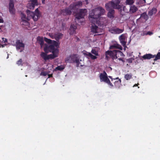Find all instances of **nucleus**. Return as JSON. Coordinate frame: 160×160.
Listing matches in <instances>:
<instances>
[{
    "label": "nucleus",
    "instance_id": "f257e3e1",
    "mask_svg": "<svg viewBox=\"0 0 160 160\" xmlns=\"http://www.w3.org/2000/svg\"><path fill=\"white\" fill-rule=\"evenodd\" d=\"M41 48L43 47L45 53L42 52L41 57L45 60L49 59H54L58 57V50L57 48L59 47L58 42L56 41H38Z\"/></svg>",
    "mask_w": 160,
    "mask_h": 160
},
{
    "label": "nucleus",
    "instance_id": "f03ea898",
    "mask_svg": "<svg viewBox=\"0 0 160 160\" xmlns=\"http://www.w3.org/2000/svg\"><path fill=\"white\" fill-rule=\"evenodd\" d=\"M120 2V1L119 0L115 1V2H110L106 4L105 7L108 10L113 9V8L118 9L119 11L120 12L121 14L122 15V16H123L124 14L122 13V11H125L126 8L124 6L122 5H119Z\"/></svg>",
    "mask_w": 160,
    "mask_h": 160
},
{
    "label": "nucleus",
    "instance_id": "7ed1b4c3",
    "mask_svg": "<svg viewBox=\"0 0 160 160\" xmlns=\"http://www.w3.org/2000/svg\"><path fill=\"white\" fill-rule=\"evenodd\" d=\"M82 5V2L79 1L71 4L69 8H67L61 11V14L63 15H70L72 12H75Z\"/></svg>",
    "mask_w": 160,
    "mask_h": 160
},
{
    "label": "nucleus",
    "instance_id": "20e7f679",
    "mask_svg": "<svg viewBox=\"0 0 160 160\" xmlns=\"http://www.w3.org/2000/svg\"><path fill=\"white\" fill-rule=\"evenodd\" d=\"M26 12L28 15L27 17H26L24 14H22V21L29 20L32 18L34 21H36L40 15L38 8H37L35 10V12H31L28 10L26 11Z\"/></svg>",
    "mask_w": 160,
    "mask_h": 160
},
{
    "label": "nucleus",
    "instance_id": "39448f33",
    "mask_svg": "<svg viewBox=\"0 0 160 160\" xmlns=\"http://www.w3.org/2000/svg\"><path fill=\"white\" fill-rule=\"evenodd\" d=\"M115 48V49L111 51H108L106 52V58H108V55H109L110 56L112 57V58L113 59H116L115 58L116 54V49H119L120 50L122 49V46L118 44H115L113 45H111L110 47V48L112 49V48Z\"/></svg>",
    "mask_w": 160,
    "mask_h": 160
},
{
    "label": "nucleus",
    "instance_id": "423d86ee",
    "mask_svg": "<svg viewBox=\"0 0 160 160\" xmlns=\"http://www.w3.org/2000/svg\"><path fill=\"white\" fill-rule=\"evenodd\" d=\"M99 78L101 82H105L112 87L113 86V85L111 83L110 80L108 78L107 74L105 71H103L102 73L100 74Z\"/></svg>",
    "mask_w": 160,
    "mask_h": 160
},
{
    "label": "nucleus",
    "instance_id": "0eeeda50",
    "mask_svg": "<svg viewBox=\"0 0 160 160\" xmlns=\"http://www.w3.org/2000/svg\"><path fill=\"white\" fill-rule=\"evenodd\" d=\"M87 11L86 9H80L76 14V22H79V20L82 18L86 15Z\"/></svg>",
    "mask_w": 160,
    "mask_h": 160
},
{
    "label": "nucleus",
    "instance_id": "6e6552de",
    "mask_svg": "<svg viewBox=\"0 0 160 160\" xmlns=\"http://www.w3.org/2000/svg\"><path fill=\"white\" fill-rule=\"evenodd\" d=\"M96 13L94 9L92 10L89 12V18L90 21L92 23L94 24L96 23L99 18V16H98Z\"/></svg>",
    "mask_w": 160,
    "mask_h": 160
},
{
    "label": "nucleus",
    "instance_id": "1a4fd4ad",
    "mask_svg": "<svg viewBox=\"0 0 160 160\" xmlns=\"http://www.w3.org/2000/svg\"><path fill=\"white\" fill-rule=\"evenodd\" d=\"M96 13L94 9L92 10L89 12V18L90 21L92 23L94 24L96 23L99 18V16H98Z\"/></svg>",
    "mask_w": 160,
    "mask_h": 160
},
{
    "label": "nucleus",
    "instance_id": "9d476101",
    "mask_svg": "<svg viewBox=\"0 0 160 160\" xmlns=\"http://www.w3.org/2000/svg\"><path fill=\"white\" fill-rule=\"evenodd\" d=\"M108 22L107 19L104 17L100 18L98 21V20L96 22L97 25H98L99 27L103 29V27L105 26Z\"/></svg>",
    "mask_w": 160,
    "mask_h": 160
},
{
    "label": "nucleus",
    "instance_id": "9b49d317",
    "mask_svg": "<svg viewBox=\"0 0 160 160\" xmlns=\"http://www.w3.org/2000/svg\"><path fill=\"white\" fill-rule=\"evenodd\" d=\"M96 23L94 24L93 23V25L92 26L91 29V31L93 33H98L102 32V28L101 27H98L96 25Z\"/></svg>",
    "mask_w": 160,
    "mask_h": 160
},
{
    "label": "nucleus",
    "instance_id": "f8f14e48",
    "mask_svg": "<svg viewBox=\"0 0 160 160\" xmlns=\"http://www.w3.org/2000/svg\"><path fill=\"white\" fill-rule=\"evenodd\" d=\"M37 0H30V2L27 5V7L30 9H33L35 5H38Z\"/></svg>",
    "mask_w": 160,
    "mask_h": 160
},
{
    "label": "nucleus",
    "instance_id": "ddd939ff",
    "mask_svg": "<svg viewBox=\"0 0 160 160\" xmlns=\"http://www.w3.org/2000/svg\"><path fill=\"white\" fill-rule=\"evenodd\" d=\"M49 36L52 39H55L56 40H58L62 38L63 35L60 33H57L54 35L52 34H50Z\"/></svg>",
    "mask_w": 160,
    "mask_h": 160
},
{
    "label": "nucleus",
    "instance_id": "4468645a",
    "mask_svg": "<svg viewBox=\"0 0 160 160\" xmlns=\"http://www.w3.org/2000/svg\"><path fill=\"white\" fill-rule=\"evenodd\" d=\"M94 10L96 12V14H97L98 16H99V18L101 15L103 14L105 12V10L101 7L96 8L94 9Z\"/></svg>",
    "mask_w": 160,
    "mask_h": 160
},
{
    "label": "nucleus",
    "instance_id": "2eb2a0df",
    "mask_svg": "<svg viewBox=\"0 0 160 160\" xmlns=\"http://www.w3.org/2000/svg\"><path fill=\"white\" fill-rule=\"evenodd\" d=\"M14 2L13 0H10L9 3V11L11 14H14L15 12L14 7Z\"/></svg>",
    "mask_w": 160,
    "mask_h": 160
},
{
    "label": "nucleus",
    "instance_id": "dca6fc26",
    "mask_svg": "<svg viewBox=\"0 0 160 160\" xmlns=\"http://www.w3.org/2000/svg\"><path fill=\"white\" fill-rule=\"evenodd\" d=\"M78 58L76 55H73L67 57L66 59V62L69 63H74V61Z\"/></svg>",
    "mask_w": 160,
    "mask_h": 160
},
{
    "label": "nucleus",
    "instance_id": "f3484780",
    "mask_svg": "<svg viewBox=\"0 0 160 160\" xmlns=\"http://www.w3.org/2000/svg\"><path fill=\"white\" fill-rule=\"evenodd\" d=\"M124 31L123 29H120L118 28H114L110 30V32L114 34H120Z\"/></svg>",
    "mask_w": 160,
    "mask_h": 160
},
{
    "label": "nucleus",
    "instance_id": "a211bd4d",
    "mask_svg": "<svg viewBox=\"0 0 160 160\" xmlns=\"http://www.w3.org/2000/svg\"><path fill=\"white\" fill-rule=\"evenodd\" d=\"M15 46L16 48L17 49H21L22 48L23 49L24 48V44L22 42H21L20 41H16V42Z\"/></svg>",
    "mask_w": 160,
    "mask_h": 160
},
{
    "label": "nucleus",
    "instance_id": "6ab92c4d",
    "mask_svg": "<svg viewBox=\"0 0 160 160\" xmlns=\"http://www.w3.org/2000/svg\"><path fill=\"white\" fill-rule=\"evenodd\" d=\"M148 18V17L147 15V13L144 12L142 13L141 14L140 18H138L137 20H139L140 19H143L145 21H147Z\"/></svg>",
    "mask_w": 160,
    "mask_h": 160
},
{
    "label": "nucleus",
    "instance_id": "aec40b11",
    "mask_svg": "<svg viewBox=\"0 0 160 160\" xmlns=\"http://www.w3.org/2000/svg\"><path fill=\"white\" fill-rule=\"evenodd\" d=\"M155 55H153L150 53L146 54L142 56V58L145 60L150 59L155 57Z\"/></svg>",
    "mask_w": 160,
    "mask_h": 160
},
{
    "label": "nucleus",
    "instance_id": "412c9836",
    "mask_svg": "<svg viewBox=\"0 0 160 160\" xmlns=\"http://www.w3.org/2000/svg\"><path fill=\"white\" fill-rule=\"evenodd\" d=\"M76 28L77 27L75 25L73 24H71L70 28V34H72L75 33Z\"/></svg>",
    "mask_w": 160,
    "mask_h": 160
},
{
    "label": "nucleus",
    "instance_id": "4be33fe9",
    "mask_svg": "<svg viewBox=\"0 0 160 160\" xmlns=\"http://www.w3.org/2000/svg\"><path fill=\"white\" fill-rule=\"evenodd\" d=\"M109 12L108 13V17L111 18L114 17V14L115 13L114 10L113 9H111L110 10H108Z\"/></svg>",
    "mask_w": 160,
    "mask_h": 160
},
{
    "label": "nucleus",
    "instance_id": "5701e85b",
    "mask_svg": "<svg viewBox=\"0 0 160 160\" xmlns=\"http://www.w3.org/2000/svg\"><path fill=\"white\" fill-rule=\"evenodd\" d=\"M138 10V8L134 5L131 6L130 7L129 11L130 13H134Z\"/></svg>",
    "mask_w": 160,
    "mask_h": 160
},
{
    "label": "nucleus",
    "instance_id": "b1692460",
    "mask_svg": "<svg viewBox=\"0 0 160 160\" xmlns=\"http://www.w3.org/2000/svg\"><path fill=\"white\" fill-rule=\"evenodd\" d=\"M124 54L123 53L119 50H116V54L115 58L116 59L118 58L119 57L123 56Z\"/></svg>",
    "mask_w": 160,
    "mask_h": 160
},
{
    "label": "nucleus",
    "instance_id": "393cba45",
    "mask_svg": "<svg viewBox=\"0 0 160 160\" xmlns=\"http://www.w3.org/2000/svg\"><path fill=\"white\" fill-rule=\"evenodd\" d=\"M114 80L118 79V80L114 82V85L116 87L119 86L121 83V80L118 78H113Z\"/></svg>",
    "mask_w": 160,
    "mask_h": 160
},
{
    "label": "nucleus",
    "instance_id": "a878e982",
    "mask_svg": "<svg viewBox=\"0 0 160 160\" xmlns=\"http://www.w3.org/2000/svg\"><path fill=\"white\" fill-rule=\"evenodd\" d=\"M157 11L156 8H153L152 9L150 10L148 13V15L149 16H152L153 14H155L156 13Z\"/></svg>",
    "mask_w": 160,
    "mask_h": 160
},
{
    "label": "nucleus",
    "instance_id": "bb28decb",
    "mask_svg": "<svg viewBox=\"0 0 160 160\" xmlns=\"http://www.w3.org/2000/svg\"><path fill=\"white\" fill-rule=\"evenodd\" d=\"M132 74L130 73L125 74L124 77L126 80H128L132 78Z\"/></svg>",
    "mask_w": 160,
    "mask_h": 160
},
{
    "label": "nucleus",
    "instance_id": "cd10ccee",
    "mask_svg": "<svg viewBox=\"0 0 160 160\" xmlns=\"http://www.w3.org/2000/svg\"><path fill=\"white\" fill-rule=\"evenodd\" d=\"M127 35L126 34H123L120 35L119 38V40H125L127 39Z\"/></svg>",
    "mask_w": 160,
    "mask_h": 160
},
{
    "label": "nucleus",
    "instance_id": "c85d7f7f",
    "mask_svg": "<svg viewBox=\"0 0 160 160\" xmlns=\"http://www.w3.org/2000/svg\"><path fill=\"white\" fill-rule=\"evenodd\" d=\"M86 55L90 58L92 59H95L97 58V57L96 56L93 55L90 53H88L86 54Z\"/></svg>",
    "mask_w": 160,
    "mask_h": 160
},
{
    "label": "nucleus",
    "instance_id": "c756f323",
    "mask_svg": "<svg viewBox=\"0 0 160 160\" xmlns=\"http://www.w3.org/2000/svg\"><path fill=\"white\" fill-rule=\"evenodd\" d=\"M134 2L133 0H126V4L129 5L133 4Z\"/></svg>",
    "mask_w": 160,
    "mask_h": 160
},
{
    "label": "nucleus",
    "instance_id": "7c9ffc66",
    "mask_svg": "<svg viewBox=\"0 0 160 160\" xmlns=\"http://www.w3.org/2000/svg\"><path fill=\"white\" fill-rule=\"evenodd\" d=\"M155 58L154 59V61H156L157 60L160 59V52H158L157 55L155 56Z\"/></svg>",
    "mask_w": 160,
    "mask_h": 160
},
{
    "label": "nucleus",
    "instance_id": "2f4dec72",
    "mask_svg": "<svg viewBox=\"0 0 160 160\" xmlns=\"http://www.w3.org/2000/svg\"><path fill=\"white\" fill-rule=\"evenodd\" d=\"M29 20H26L22 21L21 22V24H22L25 25H28L29 24V23L28 22V21Z\"/></svg>",
    "mask_w": 160,
    "mask_h": 160
},
{
    "label": "nucleus",
    "instance_id": "473e14b6",
    "mask_svg": "<svg viewBox=\"0 0 160 160\" xmlns=\"http://www.w3.org/2000/svg\"><path fill=\"white\" fill-rule=\"evenodd\" d=\"M64 67L62 66H58L55 69L57 70L62 71L64 69Z\"/></svg>",
    "mask_w": 160,
    "mask_h": 160
},
{
    "label": "nucleus",
    "instance_id": "72a5a7b5",
    "mask_svg": "<svg viewBox=\"0 0 160 160\" xmlns=\"http://www.w3.org/2000/svg\"><path fill=\"white\" fill-rule=\"evenodd\" d=\"M37 40H51L49 39H48L46 38H44V39H43V37L41 36H38L37 38Z\"/></svg>",
    "mask_w": 160,
    "mask_h": 160
},
{
    "label": "nucleus",
    "instance_id": "f704fd0d",
    "mask_svg": "<svg viewBox=\"0 0 160 160\" xmlns=\"http://www.w3.org/2000/svg\"><path fill=\"white\" fill-rule=\"evenodd\" d=\"M92 53L96 56H98V52L95 49H92L91 51Z\"/></svg>",
    "mask_w": 160,
    "mask_h": 160
},
{
    "label": "nucleus",
    "instance_id": "c9c22d12",
    "mask_svg": "<svg viewBox=\"0 0 160 160\" xmlns=\"http://www.w3.org/2000/svg\"><path fill=\"white\" fill-rule=\"evenodd\" d=\"M74 62L76 63L77 67H79V65L80 62H79V59L78 58L77 59H76L74 61Z\"/></svg>",
    "mask_w": 160,
    "mask_h": 160
},
{
    "label": "nucleus",
    "instance_id": "e433bc0d",
    "mask_svg": "<svg viewBox=\"0 0 160 160\" xmlns=\"http://www.w3.org/2000/svg\"><path fill=\"white\" fill-rule=\"evenodd\" d=\"M4 41V43H5L3 44H1L0 43V48L1 47L2 48L4 47L5 46H6L7 45V44H6V43L8 42V41Z\"/></svg>",
    "mask_w": 160,
    "mask_h": 160
},
{
    "label": "nucleus",
    "instance_id": "4c0bfd02",
    "mask_svg": "<svg viewBox=\"0 0 160 160\" xmlns=\"http://www.w3.org/2000/svg\"><path fill=\"white\" fill-rule=\"evenodd\" d=\"M48 73L47 72L42 71L41 72L40 75L43 76H46Z\"/></svg>",
    "mask_w": 160,
    "mask_h": 160
},
{
    "label": "nucleus",
    "instance_id": "58836bf2",
    "mask_svg": "<svg viewBox=\"0 0 160 160\" xmlns=\"http://www.w3.org/2000/svg\"><path fill=\"white\" fill-rule=\"evenodd\" d=\"M22 59H20L19 60L17 61V64H18V65H22Z\"/></svg>",
    "mask_w": 160,
    "mask_h": 160
},
{
    "label": "nucleus",
    "instance_id": "ea45409f",
    "mask_svg": "<svg viewBox=\"0 0 160 160\" xmlns=\"http://www.w3.org/2000/svg\"><path fill=\"white\" fill-rule=\"evenodd\" d=\"M133 60L134 59L131 58L127 59V61L129 63H131L132 62V60Z\"/></svg>",
    "mask_w": 160,
    "mask_h": 160
},
{
    "label": "nucleus",
    "instance_id": "a19ab883",
    "mask_svg": "<svg viewBox=\"0 0 160 160\" xmlns=\"http://www.w3.org/2000/svg\"><path fill=\"white\" fill-rule=\"evenodd\" d=\"M121 41V43H122V45L123 46H125L126 43V41Z\"/></svg>",
    "mask_w": 160,
    "mask_h": 160
},
{
    "label": "nucleus",
    "instance_id": "79ce46f5",
    "mask_svg": "<svg viewBox=\"0 0 160 160\" xmlns=\"http://www.w3.org/2000/svg\"><path fill=\"white\" fill-rule=\"evenodd\" d=\"M140 2L141 4H144L146 3L145 0H140Z\"/></svg>",
    "mask_w": 160,
    "mask_h": 160
},
{
    "label": "nucleus",
    "instance_id": "37998d69",
    "mask_svg": "<svg viewBox=\"0 0 160 160\" xmlns=\"http://www.w3.org/2000/svg\"><path fill=\"white\" fill-rule=\"evenodd\" d=\"M152 34V33L150 32H148L146 34V35H151Z\"/></svg>",
    "mask_w": 160,
    "mask_h": 160
},
{
    "label": "nucleus",
    "instance_id": "c03bdc74",
    "mask_svg": "<svg viewBox=\"0 0 160 160\" xmlns=\"http://www.w3.org/2000/svg\"><path fill=\"white\" fill-rule=\"evenodd\" d=\"M48 78H52V74H49L48 75Z\"/></svg>",
    "mask_w": 160,
    "mask_h": 160
},
{
    "label": "nucleus",
    "instance_id": "a18cd8bd",
    "mask_svg": "<svg viewBox=\"0 0 160 160\" xmlns=\"http://www.w3.org/2000/svg\"><path fill=\"white\" fill-rule=\"evenodd\" d=\"M118 59L120 61H122L123 62H124V61L123 60V59L122 58H118Z\"/></svg>",
    "mask_w": 160,
    "mask_h": 160
},
{
    "label": "nucleus",
    "instance_id": "49530a36",
    "mask_svg": "<svg viewBox=\"0 0 160 160\" xmlns=\"http://www.w3.org/2000/svg\"><path fill=\"white\" fill-rule=\"evenodd\" d=\"M3 20L2 18H0V23H3Z\"/></svg>",
    "mask_w": 160,
    "mask_h": 160
},
{
    "label": "nucleus",
    "instance_id": "de8ad7c7",
    "mask_svg": "<svg viewBox=\"0 0 160 160\" xmlns=\"http://www.w3.org/2000/svg\"><path fill=\"white\" fill-rule=\"evenodd\" d=\"M108 77L109 78H110L111 79V81H112L113 80V79L112 78V77L109 76Z\"/></svg>",
    "mask_w": 160,
    "mask_h": 160
},
{
    "label": "nucleus",
    "instance_id": "09e8293b",
    "mask_svg": "<svg viewBox=\"0 0 160 160\" xmlns=\"http://www.w3.org/2000/svg\"><path fill=\"white\" fill-rule=\"evenodd\" d=\"M42 0V3L43 4H44L45 0Z\"/></svg>",
    "mask_w": 160,
    "mask_h": 160
},
{
    "label": "nucleus",
    "instance_id": "8fccbe9b",
    "mask_svg": "<svg viewBox=\"0 0 160 160\" xmlns=\"http://www.w3.org/2000/svg\"><path fill=\"white\" fill-rule=\"evenodd\" d=\"M138 84H139V83H138L137 84H135V85H134L133 87H136L138 86Z\"/></svg>",
    "mask_w": 160,
    "mask_h": 160
},
{
    "label": "nucleus",
    "instance_id": "3c124183",
    "mask_svg": "<svg viewBox=\"0 0 160 160\" xmlns=\"http://www.w3.org/2000/svg\"><path fill=\"white\" fill-rule=\"evenodd\" d=\"M101 34H97L96 35H101ZM96 35H94V36Z\"/></svg>",
    "mask_w": 160,
    "mask_h": 160
},
{
    "label": "nucleus",
    "instance_id": "603ef678",
    "mask_svg": "<svg viewBox=\"0 0 160 160\" xmlns=\"http://www.w3.org/2000/svg\"><path fill=\"white\" fill-rule=\"evenodd\" d=\"M8 58V57H7V58Z\"/></svg>",
    "mask_w": 160,
    "mask_h": 160
},
{
    "label": "nucleus",
    "instance_id": "864d4df0",
    "mask_svg": "<svg viewBox=\"0 0 160 160\" xmlns=\"http://www.w3.org/2000/svg\"><path fill=\"white\" fill-rule=\"evenodd\" d=\"M79 38H77V40H78Z\"/></svg>",
    "mask_w": 160,
    "mask_h": 160
},
{
    "label": "nucleus",
    "instance_id": "5fc2aeb1",
    "mask_svg": "<svg viewBox=\"0 0 160 160\" xmlns=\"http://www.w3.org/2000/svg\"><path fill=\"white\" fill-rule=\"evenodd\" d=\"M85 1L87 2L88 1V0H85Z\"/></svg>",
    "mask_w": 160,
    "mask_h": 160
},
{
    "label": "nucleus",
    "instance_id": "6e6d98bb",
    "mask_svg": "<svg viewBox=\"0 0 160 160\" xmlns=\"http://www.w3.org/2000/svg\"><path fill=\"white\" fill-rule=\"evenodd\" d=\"M80 22H82V21L81 22V21H80Z\"/></svg>",
    "mask_w": 160,
    "mask_h": 160
},
{
    "label": "nucleus",
    "instance_id": "4d7b16f0",
    "mask_svg": "<svg viewBox=\"0 0 160 160\" xmlns=\"http://www.w3.org/2000/svg\"><path fill=\"white\" fill-rule=\"evenodd\" d=\"M158 37H159V38H160V36H158Z\"/></svg>",
    "mask_w": 160,
    "mask_h": 160
},
{
    "label": "nucleus",
    "instance_id": "13d9d810",
    "mask_svg": "<svg viewBox=\"0 0 160 160\" xmlns=\"http://www.w3.org/2000/svg\"><path fill=\"white\" fill-rule=\"evenodd\" d=\"M117 0H116V1H117Z\"/></svg>",
    "mask_w": 160,
    "mask_h": 160
}]
</instances>
